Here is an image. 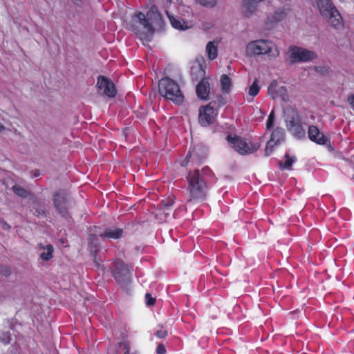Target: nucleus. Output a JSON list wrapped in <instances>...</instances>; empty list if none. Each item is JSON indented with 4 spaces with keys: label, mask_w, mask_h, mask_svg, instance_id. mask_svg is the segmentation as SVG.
Listing matches in <instances>:
<instances>
[{
    "label": "nucleus",
    "mask_w": 354,
    "mask_h": 354,
    "mask_svg": "<svg viewBox=\"0 0 354 354\" xmlns=\"http://www.w3.org/2000/svg\"><path fill=\"white\" fill-rule=\"evenodd\" d=\"M163 19L158 10L157 6L153 5L148 10L147 14L142 12H136L131 19V30L136 34H141L140 26L148 33L154 32L153 26L161 27Z\"/></svg>",
    "instance_id": "nucleus-1"
},
{
    "label": "nucleus",
    "mask_w": 354,
    "mask_h": 354,
    "mask_svg": "<svg viewBox=\"0 0 354 354\" xmlns=\"http://www.w3.org/2000/svg\"><path fill=\"white\" fill-rule=\"evenodd\" d=\"M187 180L188 183L187 205L205 200L207 196V186L203 178L201 176L199 170L196 169L190 171L187 176Z\"/></svg>",
    "instance_id": "nucleus-2"
},
{
    "label": "nucleus",
    "mask_w": 354,
    "mask_h": 354,
    "mask_svg": "<svg viewBox=\"0 0 354 354\" xmlns=\"http://www.w3.org/2000/svg\"><path fill=\"white\" fill-rule=\"evenodd\" d=\"M206 60L201 55H198L192 62L190 75L192 80L197 82L196 89L211 88L212 79L206 76Z\"/></svg>",
    "instance_id": "nucleus-3"
},
{
    "label": "nucleus",
    "mask_w": 354,
    "mask_h": 354,
    "mask_svg": "<svg viewBox=\"0 0 354 354\" xmlns=\"http://www.w3.org/2000/svg\"><path fill=\"white\" fill-rule=\"evenodd\" d=\"M320 15L328 24L335 28L342 26V18L331 0H316Z\"/></svg>",
    "instance_id": "nucleus-4"
},
{
    "label": "nucleus",
    "mask_w": 354,
    "mask_h": 354,
    "mask_svg": "<svg viewBox=\"0 0 354 354\" xmlns=\"http://www.w3.org/2000/svg\"><path fill=\"white\" fill-rule=\"evenodd\" d=\"M246 54L248 56L269 55L276 57L279 55L275 44L268 39H257L249 42L246 46Z\"/></svg>",
    "instance_id": "nucleus-5"
},
{
    "label": "nucleus",
    "mask_w": 354,
    "mask_h": 354,
    "mask_svg": "<svg viewBox=\"0 0 354 354\" xmlns=\"http://www.w3.org/2000/svg\"><path fill=\"white\" fill-rule=\"evenodd\" d=\"M112 274L118 283L128 292L131 283V276L129 266L122 261L117 260L114 262Z\"/></svg>",
    "instance_id": "nucleus-6"
},
{
    "label": "nucleus",
    "mask_w": 354,
    "mask_h": 354,
    "mask_svg": "<svg viewBox=\"0 0 354 354\" xmlns=\"http://www.w3.org/2000/svg\"><path fill=\"white\" fill-rule=\"evenodd\" d=\"M286 114V126L290 133L297 139L304 138L306 131L301 124L298 113L295 111L291 110L288 111Z\"/></svg>",
    "instance_id": "nucleus-7"
},
{
    "label": "nucleus",
    "mask_w": 354,
    "mask_h": 354,
    "mask_svg": "<svg viewBox=\"0 0 354 354\" xmlns=\"http://www.w3.org/2000/svg\"><path fill=\"white\" fill-rule=\"evenodd\" d=\"M227 140L230 146L241 155L252 153L259 148L258 145L252 144L246 139L236 136H228Z\"/></svg>",
    "instance_id": "nucleus-8"
},
{
    "label": "nucleus",
    "mask_w": 354,
    "mask_h": 354,
    "mask_svg": "<svg viewBox=\"0 0 354 354\" xmlns=\"http://www.w3.org/2000/svg\"><path fill=\"white\" fill-rule=\"evenodd\" d=\"M289 53L290 64L308 62L317 57V54L314 51L299 46H291Z\"/></svg>",
    "instance_id": "nucleus-9"
},
{
    "label": "nucleus",
    "mask_w": 354,
    "mask_h": 354,
    "mask_svg": "<svg viewBox=\"0 0 354 354\" xmlns=\"http://www.w3.org/2000/svg\"><path fill=\"white\" fill-rule=\"evenodd\" d=\"M174 201V196H169L162 200L160 207L155 212L156 218L160 222L167 221L171 217Z\"/></svg>",
    "instance_id": "nucleus-10"
},
{
    "label": "nucleus",
    "mask_w": 354,
    "mask_h": 354,
    "mask_svg": "<svg viewBox=\"0 0 354 354\" xmlns=\"http://www.w3.org/2000/svg\"><path fill=\"white\" fill-rule=\"evenodd\" d=\"M216 115V108L213 106L208 104L201 106L199 109L198 122L202 126L207 127L214 122Z\"/></svg>",
    "instance_id": "nucleus-11"
},
{
    "label": "nucleus",
    "mask_w": 354,
    "mask_h": 354,
    "mask_svg": "<svg viewBox=\"0 0 354 354\" xmlns=\"http://www.w3.org/2000/svg\"><path fill=\"white\" fill-rule=\"evenodd\" d=\"M284 130L282 128L277 127L274 129L266 146L265 152L266 156H270L273 147L284 140Z\"/></svg>",
    "instance_id": "nucleus-12"
},
{
    "label": "nucleus",
    "mask_w": 354,
    "mask_h": 354,
    "mask_svg": "<svg viewBox=\"0 0 354 354\" xmlns=\"http://www.w3.org/2000/svg\"><path fill=\"white\" fill-rule=\"evenodd\" d=\"M55 205L62 216H65L68 207V196L64 192H57L54 198Z\"/></svg>",
    "instance_id": "nucleus-13"
},
{
    "label": "nucleus",
    "mask_w": 354,
    "mask_h": 354,
    "mask_svg": "<svg viewBox=\"0 0 354 354\" xmlns=\"http://www.w3.org/2000/svg\"><path fill=\"white\" fill-rule=\"evenodd\" d=\"M159 94L175 104H181L184 102V95L181 90H158Z\"/></svg>",
    "instance_id": "nucleus-14"
},
{
    "label": "nucleus",
    "mask_w": 354,
    "mask_h": 354,
    "mask_svg": "<svg viewBox=\"0 0 354 354\" xmlns=\"http://www.w3.org/2000/svg\"><path fill=\"white\" fill-rule=\"evenodd\" d=\"M265 0H243L242 3V12L245 17H250L257 11L260 3Z\"/></svg>",
    "instance_id": "nucleus-15"
},
{
    "label": "nucleus",
    "mask_w": 354,
    "mask_h": 354,
    "mask_svg": "<svg viewBox=\"0 0 354 354\" xmlns=\"http://www.w3.org/2000/svg\"><path fill=\"white\" fill-rule=\"evenodd\" d=\"M309 139L319 145H325L328 139L315 126H310L308 131Z\"/></svg>",
    "instance_id": "nucleus-16"
},
{
    "label": "nucleus",
    "mask_w": 354,
    "mask_h": 354,
    "mask_svg": "<svg viewBox=\"0 0 354 354\" xmlns=\"http://www.w3.org/2000/svg\"><path fill=\"white\" fill-rule=\"evenodd\" d=\"M169 21L172 27L176 30H185L193 26V23L190 21L185 20L178 17H169Z\"/></svg>",
    "instance_id": "nucleus-17"
},
{
    "label": "nucleus",
    "mask_w": 354,
    "mask_h": 354,
    "mask_svg": "<svg viewBox=\"0 0 354 354\" xmlns=\"http://www.w3.org/2000/svg\"><path fill=\"white\" fill-rule=\"evenodd\" d=\"M184 84L182 81L177 82L168 77H162L158 82V88H180Z\"/></svg>",
    "instance_id": "nucleus-18"
},
{
    "label": "nucleus",
    "mask_w": 354,
    "mask_h": 354,
    "mask_svg": "<svg viewBox=\"0 0 354 354\" xmlns=\"http://www.w3.org/2000/svg\"><path fill=\"white\" fill-rule=\"evenodd\" d=\"M268 95L277 102H287L289 100L287 90H268Z\"/></svg>",
    "instance_id": "nucleus-19"
},
{
    "label": "nucleus",
    "mask_w": 354,
    "mask_h": 354,
    "mask_svg": "<svg viewBox=\"0 0 354 354\" xmlns=\"http://www.w3.org/2000/svg\"><path fill=\"white\" fill-rule=\"evenodd\" d=\"M39 249L42 250V252H40V258L43 261H48L53 257V245L48 244L44 245L41 243L39 245Z\"/></svg>",
    "instance_id": "nucleus-20"
},
{
    "label": "nucleus",
    "mask_w": 354,
    "mask_h": 354,
    "mask_svg": "<svg viewBox=\"0 0 354 354\" xmlns=\"http://www.w3.org/2000/svg\"><path fill=\"white\" fill-rule=\"evenodd\" d=\"M206 53L209 60L215 59L218 55L217 42L209 41L206 46Z\"/></svg>",
    "instance_id": "nucleus-21"
},
{
    "label": "nucleus",
    "mask_w": 354,
    "mask_h": 354,
    "mask_svg": "<svg viewBox=\"0 0 354 354\" xmlns=\"http://www.w3.org/2000/svg\"><path fill=\"white\" fill-rule=\"evenodd\" d=\"M122 230L120 228H110L107 229L103 234H100V236L118 239L122 236Z\"/></svg>",
    "instance_id": "nucleus-22"
},
{
    "label": "nucleus",
    "mask_w": 354,
    "mask_h": 354,
    "mask_svg": "<svg viewBox=\"0 0 354 354\" xmlns=\"http://www.w3.org/2000/svg\"><path fill=\"white\" fill-rule=\"evenodd\" d=\"M97 88H115V84L108 77L100 75L97 78Z\"/></svg>",
    "instance_id": "nucleus-23"
},
{
    "label": "nucleus",
    "mask_w": 354,
    "mask_h": 354,
    "mask_svg": "<svg viewBox=\"0 0 354 354\" xmlns=\"http://www.w3.org/2000/svg\"><path fill=\"white\" fill-rule=\"evenodd\" d=\"M216 91L212 90V99H209L211 101L209 104L213 106L219 107L224 104V99L219 93H215Z\"/></svg>",
    "instance_id": "nucleus-24"
},
{
    "label": "nucleus",
    "mask_w": 354,
    "mask_h": 354,
    "mask_svg": "<svg viewBox=\"0 0 354 354\" xmlns=\"http://www.w3.org/2000/svg\"><path fill=\"white\" fill-rule=\"evenodd\" d=\"M286 17V9L283 7L279 8L277 9L273 15H272V19L275 22L280 21L285 19Z\"/></svg>",
    "instance_id": "nucleus-25"
},
{
    "label": "nucleus",
    "mask_w": 354,
    "mask_h": 354,
    "mask_svg": "<svg viewBox=\"0 0 354 354\" xmlns=\"http://www.w3.org/2000/svg\"><path fill=\"white\" fill-rule=\"evenodd\" d=\"M198 98L205 100L212 99V90H196Z\"/></svg>",
    "instance_id": "nucleus-26"
},
{
    "label": "nucleus",
    "mask_w": 354,
    "mask_h": 354,
    "mask_svg": "<svg viewBox=\"0 0 354 354\" xmlns=\"http://www.w3.org/2000/svg\"><path fill=\"white\" fill-rule=\"evenodd\" d=\"M220 83L221 88H230L232 85L230 77L225 74H223L220 77Z\"/></svg>",
    "instance_id": "nucleus-27"
},
{
    "label": "nucleus",
    "mask_w": 354,
    "mask_h": 354,
    "mask_svg": "<svg viewBox=\"0 0 354 354\" xmlns=\"http://www.w3.org/2000/svg\"><path fill=\"white\" fill-rule=\"evenodd\" d=\"M296 158L295 156H289L288 154L286 155V160L282 165V168L285 169H290L292 165L295 162Z\"/></svg>",
    "instance_id": "nucleus-28"
},
{
    "label": "nucleus",
    "mask_w": 354,
    "mask_h": 354,
    "mask_svg": "<svg viewBox=\"0 0 354 354\" xmlns=\"http://www.w3.org/2000/svg\"><path fill=\"white\" fill-rule=\"evenodd\" d=\"M123 351L124 354H129L130 346L127 340H124L118 344V351Z\"/></svg>",
    "instance_id": "nucleus-29"
},
{
    "label": "nucleus",
    "mask_w": 354,
    "mask_h": 354,
    "mask_svg": "<svg viewBox=\"0 0 354 354\" xmlns=\"http://www.w3.org/2000/svg\"><path fill=\"white\" fill-rule=\"evenodd\" d=\"M11 337L9 332L0 330V341L3 344H8L10 343Z\"/></svg>",
    "instance_id": "nucleus-30"
},
{
    "label": "nucleus",
    "mask_w": 354,
    "mask_h": 354,
    "mask_svg": "<svg viewBox=\"0 0 354 354\" xmlns=\"http://www.w3.org/2000/svg\"><path fill=\"white\" fill-rule=\"evenodd\" d=\"M12 189L14 192L19 196L26 197L28 195V192L20 185H15Z\"/></svg>",
    "instance_id": "nucleus-31"
},
{
    "label": "nucleus",
    "mask_w": 354,
    "mask_h": 354,
    "mask_svg": "<svg viewBox=\"0 0 354 354\" xmlns=\"http://www.w3.org/2000/svg\"><path fill=\"white\" fill-rule=\"evenodd\" d=\"M100 95L109 98L114 97L117 94V90H99Z\"/></svg>",
    "instance_id": "nucleus-32"
},
{
    "label": "nucleus",
    "mask_w": 354,
    "mask_h": 354,
    "mask_svg": "<svg viewBox=\"0 0 354 354\" xmlns=\"http://www.w3.org/2000/svg\"><path fill=\"white\" fill-rule=\"evenodd\" d=\"M201 5L212 8L216 4V0H196Z\"/></svg>",
    "instance_id": "nucleus-33"
},
{
    "label": "nucleus",
    "mask_w": 354,
    "mask_h": 354,
    "mask_svg": "<svg viewBox=\"0 0 354 354\" xmlns=\"http://www.w3.org/2000/svg\"><path fill=\"white\" fill-rule=\"evenodd\" d=\"M274 122V111H272L268 116V120L266 122V127L268 129L273 127Z\"/></svg>",
    "instance_id": "nucleus-34"
},
{
    "label": "nucleus",
    "mask_w": 354,
    "mask_h": 354,
    "mask_svg": "<svg viewBox=\"0 0 354 354\" xmlns=\"http://www.w3.org/2000/svg\"><path fill=\"white\" fill-rule=\"evenodd\" d=\"M155 335L158 338H164L167 335V331L160 328L156 330Z\"/></svg>",
    "instance_id": "nucleus-35"
},
{
    "label": "nucleus",
    "mask_w": 354,
    "mask_h": 354,
    "mask_svg": "<svg viewBox=\"0 0 354 354\" xmlns=\"http://www.w3.org/2000/svg\"><path fill=\"white\" fill-rule=\"evenodd\" d=\"M146 303L148 306L153 305L155 303V299L153 298L150 294L147 293L145 295Z\"/></svg>",
    "instance_id": "nucleus-36"
},
{
    "label": "nucleus",
    "mask_w": 354,
    "mask_h": 354,
    "mask_svg": "<svg viewBox=\"0 0 354 354\" xmlns=\"http://www.w3.org/2000/svg\"><path fill=\"white\" fill-rule=\"evenodd\" d=\"M259 90H249V97L247 98L248 102H250L252 100V98L257 95L259 93Z\"/></svg>",
    "instance_id": "nucleus-37"
},
{
    "label": "nucleus",
    "mask_w": 354,
    "mask_h": 354,
    "mask_svg": "<svg viewBox=\"0 0 354 354\" xmlns=\"http://www.w3.org/2000/svg\"><path fill=\"white\" fill-rule=\"evenodd\" d=\"M277 87H278V88H280V89L286 88L284 86H279L278 82L276 80L272 81L271 82V84L269 85V86L268 87V88H275Z\"/></svg>",
    "instance_id": "nucleus-38"
},
{
    "label": "nucleus",
    "mask_w": 354,
    "mask_h": 354,
    "mask_svg": "<svg viewBox=\"0 0 354 354\" xmlns=\"http://www.w3.org/2000/svg\"><path fill=\"white\" fill-rule=\"evenodd\" d=\"M156 352L158 354H165L166 353V348L165 346L162 344L158 345L156 348Z\"/></svg>",
    "instance_id": "nucleus-39"
},
{
    "label": "nucleus",
    "mask_w": 354,
    "mask_h": 354,
    "mask_svg": "<svg viewBox=\"0 0 354 354\" xmlns=\"http://www.w3.org/2000/svg\"><path fill=\"white\" fill-rule=\"evenodd\" d=\"M347 101L352 109H354V94L350 95L347 98Z\"/></svg>",
    "instance_id": "nucleus-40"
},
{
    "label": "nucleus",
    "mask_w": 354,
    "mask_h": 354,
    "mask_svg": "<svg viewBox=\"0 0 354 354\" xmlns=\"http://www.w3.org/2000/svg\"><path fill=\"white\" fill-rule=\"evenodd\" d=\"M315 71L317 73H324L327 71L326 68L322 66H315Z\"/></svg>",
    "instance_id": "nucleus-41"
},
{
    "label": "nucleus",
    "mask_w": 354,
    "mask_h": 354,
    "mask_svg": "<svg viewBox=\"0 0 354 354\" xmlns=\"http://www.w3.org/2000/svg\"><path fill=\"white\" fill-rule=\"evenodd\" d=\"M249 88H250V89L260 88L259 86V84H258V80L257 79L254 80V81L253 82L252 85L250 86Z\"/></svg>",
    "instance_id": "nucleus-42"
},
{
    "label": "nucleus",
    "mask_w": 354,
    "mask_h": 354,
    "mask_svg": "<svg viewBox=\"0 0 354 354\" xmlns=\"http://www.w3.org/2000/svg\"><path fill=\"white\" fill-rule=\"evenodd\" d=\"M189 158H190V155H189V154H188V155L187 156L186 158H185L184 160H183V161H181V162H180V165H181L182 167H185V166L187 165V163H188V162H189Z\"/></svg>",
    "instance_id": "nucleus-43"
},
{
    "label": "nucleus",
    "mask_w": 354,
    "mask_h": 354,
    "mask_svg": "<svg viewBox=\"0 0 354 354\" xmlns=\"http://www.w3.org/2000/svg\"><path fill=\"white\" fill-rule=\"evenodd\" d=\"M6 130V127L0 122V134Z\"/></svg>",
    "instance_id": "nucleus-44"
},
{
    "label": "nucleus",
    "mask_w": 354,
    "mask_h": 354,
    "mask_svg": "<svg viewBox=\"0 0 354 354\" xmlns=\"http://www.w3.org/2000/svg\"><path fill=\"white\" fill-rule=\"evenodd\" d=\"M96 238L95 235H91V244H93V240Z\"/></svg>",
    "instance_id": "nucleus-45"
},
{
    "label": "nucleus",
    "mask_w": 354,
    "mask_h": 354,
    "mask_svg": "<svg viewBox=\"0 0 354 354\" xmlns=\"http://www.w3.org/2000/svg\"><path fill=\"white\" fill-rule=\"evenodd\" d=\"M3 228L6 230H9L10 228V226L8 224L6 223L5 225L3 226Z\"/></svg>",
    "instance_id": "nucleus-46"
},
{
    "label": "nucleus",
    "mask_w": 354,
    "mask_h": 354,
    "mask_svg": "<svg viewBox=\"0 0 354 354\" xmlns=\"http://www.w3.org/2000/svg\"><path fill=\"white\" fill-rule=\"evenodd\" d=\"M132 354H139L138 352H133Z\"/></svg>",
    "instance_id": "nucleus-47"
}]
</instances>
